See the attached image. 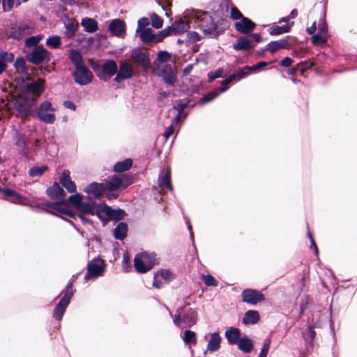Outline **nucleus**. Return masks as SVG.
I'll return each mask as SVG.
<instances>
[{"mask_svg": "<svg viewBox=\"0 0 357 357\" xmlns=\"http://www.w3.org/2000/svg\"><path fill=\"white\" fill-rule=\"evenodd\" d=\"M195 21L201 29L205 36L209 38H216L220 35L224 27L206 12L187 9L183 13V19H180L172 24L174 33L180 34L185 32L188 28V22Z\"/></svg>", "mask_w": 357, "mask_h": 357, "instance_id": "1", "label": "nucleus"}, {"mask_svg": "<svg viewBox=\"0 0 357 357\" xmlns=\"http://www.w3.org/2000/svg\"><path fill=\"white\" fill-rule=\"evenodd\" d=\"M68 202L78 212V217L84 224L91 222L89 219L84 217L85 215H96L100 220L106 218L101 216L100 208L102 204H97L89 196L85 197L79 193H75L68 197Z\"/></svg>", "mask_w": 357, "mask_h": 357, "instance_id": "2", "label": "nucleus"}, {"mask_svg": "<svg viewBox=\"0 0 357 357\" xmlns=\"http://www.w3.org/2000/svg\"><path fill=\"white\" fill-rule=\"evenodd\" d=\"M173 321L179 328L191 327L197 322V313L192 307L185 306L176 310Z\"/></svg>", "mask_w": 357, "mask_h": 357, "instance_id": "3", "label": "nucleus"}, {"mask_svg": "<svg viewBox=\"0 0 357 357\" xmlns=\"http://www.w3.org/2000/svg\"><path fill=\"white\" fill-rule=\"evenodd\" d=\"M158 264L155 254L142 252L137 254L134 259V266L137 273H145Z\"/></svg>", "mask_w": 357, "mask_h": 357, "instance_id": "4", "label": "nucleus"}, {"mask_svg": "<svg viewBox=\"0 0 357 357\" xmlns=\"http://www.w3.org/2000/svg\"><path fill=\"white\" fill-rule=\"evenodd\" d=\"M61 295L62 296L61 300L55 307L53 312V317L55 319L58 321H61L64 312L68 306L70 301L73 296V283L69 282L65 289L63 290Z\"/></svg>", "mask_w": 357, "mask_h": 357, "instance_id": "5", "label": "nucleus"}, {"mask_svg": "<svg viewBox=\"0 0 357 357\" xmlns=\"http://www.w3.org/2000/svg\"><path fill=\"white\" fill-rule=\"evenodd\" d=\"M44 82L42 79L28 84L25 87L24 94L23 95L26 100V106L22 110L27 112L28 109L26 107H30L29 102L35 100L44 91Z\"/></svg>", "mask_w": 357, "mask_h": 357, "instance_id": "6", "label": "nucleus"}, {"mask_svg": "<svg viewBox=\"0 0 357 357\" xmlns=\"http://www.w3.org/2000/svg\"><path fill=\"white\" fill-rule=\"evenodd\" d=\"M56 109L49 101L43 102L36 109L38 118L43 122L52 124L56 121Z\"/></svg>", "mask_w": 357, "mask_h": 357, "instance_id": "7", "label": "nucleus"}, {"mask_svg": "<svg viewBox=\"0 0 357 357\" xmlns=\"http://www.w3.org/2000/svg\"><path fill=\"white\" fill-rule=\"evenodd\" d=\"M105 270V261L99 257L90 261L87 265V273L84 277L86 282L91 278L101 276Z\"/></svg>", "mask_w": 357, "mask_h": 357, "instance_id": "8", "label": "nucleus"}, {"mask_svg": "<svg viewBox=\"0 0 357 357\" xmlns=\"http://www.w3.org/2000/svg\"><path fill=\"white\" fill-rule=\"evenodd\" d=\"M130 61L135 63L137 66H140L144 69L149 68L151 60L146 50L142 48H135L130 52Z\"/></svg>", "mask_w": 357, "mask_h": 357, "instance_id": "9", "label": "nucleus"}, {"mask_svg": "<svg viewBox=\"0 0 357 357\" xmlns=\"http://www.w3.org/2000/svg\"><path fill=\"white\" fill-rule=\"evenodd\" d=\"M73 77L75 82L84 86L91 82L93 75L87 67L82 66L76 68L75 71L73 73Z\"/></svg>", "mask_w": 357, "mask_h": 357, "instance_id": "10", "label": "nucleus"}, {"mask_svg": "<svg viewBox=\"0 0 357 357\" xmlns=\"http://www.w3.org/2000/svg\"><path fill=\"white\" fill-rule=\"evenodd\" d=\"M135 74L134 68L132 65L126 61H120L119 70L115 77L116 82H121L124 79H130Z\"/></svg>", "mask_w": 357, "mask_h": 357, "instance_id": "11", "label": "nucleus"}, {"mask_svg": "<svg viewBox=\"0 0 357 357\" xmlns=\"http://www.w3.org/2000/svg\"><path fill=\"white\" fill-rule=\"evenodd\" d=\"M27 58L32 63L39 64L48 59L49 53L43 46H36L32 52L27 55Z\"/></svg>", "mask_w": 357, "mask_h": 357, "instance_id": "12", "label": "nucleus"}, {"mask_svg": "<svg viewBox=\"0 0 357 357\" xmlns=\"http://www.w3.org/2000/svg\"><path fill=\"white\" fill-rule=\"evenodd\" d=\"M243 301L250 304L255 305L259 302L264 300V295L259 291L254 289H245L242 293Z\"/></svg>", "mask_w": 357, "mask_h": 357, "instance_id": "13", "label": "nucleus"}, {"mask_svg": "<svg viewBox=\"0 0 357 357\" xmlns=\"http://www.w3.org/2000/svg\"><path fill=\"white\" fill-rule=\"evenodd\" d=\"M35 29V24L31 21L21 22L17 26V30L13 33V36L16 39H21L25 36L32 33Z\"/></svg>", "mask_w": 357, "mask_h": 357, "instance_id": "14", "label": "nucleus"}, {"mask_svg": "<svg viewBox=\"0 0 357 357\" xmlns=\"http://www.w3.org/2000/svg\"><path fill=\"white\" fill-rule=\"evenodd\" d=\"M130 183L126 182V176L119 177L117 176H113L107 183H105V190L109 191H114L123 186L124 188L128 187Z\"/></svg>", "mask_w": 357, "mask_h": 357, "instance_id": "15", "label": "nucleus"}, {"mask_svg": "<svg viewBox=\"0 0 357 357\" xmlns=\"http://www.w3.org/2000/svg\"><path fill=\"white\" fill-rule=\"evenodd\" d=\"M109 31L113 36L122 37L126 33V24L120 19L112 20L109 24Z\"/></svg>", "mask_w": 357, "mask_h": 357, "instance_id": "16", "label": "nucleus"}, {"mask_svg": "<svg viewBox=\"0 0 357 357\" xmlns=\"http://www.w3.org/2000/svg\"><path fill=\"white\" fill-rule=\"evenodd\" d=\"M159 76L162 77L165 82L170 85H173L176 81V77L170 65H164L159 70Z\"/></svg>", "mask_w": 357, "mask_h": 357, "instance_id": "17", "label": "nucleus"}, {"mask_svg": "<svg viewBox=\"0 0 357 357\" xmlns=\"http://www.w3.org/2000/svg\"><path fill=\"white\" fill-rule=\"evenodd\" d=\"M70 174L69 170H64L60 177V183L68 192L74 193L77 192V187L75 182L72 181Z\"/></svg>", "mask_w": 357, "mask_h": 357, "instance_id": "18", "label": "nucleus"}, {"mask_svg": "<svg viewBox=\"0 0 357 357\" xmlns=\"http://www.w3.org/2000/svg\"><path fill=\"white\" fill-rule=\"evenodd\" d=\"M46 205L58 213L75 218V213L71 211L67 203L65 202L55 203L50 202L47 203Z\"/></svg>", "mask_w": 357, "mask_h": 357, "instance_id": "19", "label": "nucleus"}, {"mask_svg": "<svg viewBox=\"0 0 357 357\" xmlns=\"http://www.w3.org/2000/svg\"><path fill=\"white\" fill-rule=\"evenodd\" d=\"M105 191L103 183H92L85 188L84 192L89 196L100 199Z\"/></svg>", "mask_w": 357, "mask_h": 357, "instance_id": "20", "label": "nucleus"}, {"mask_svg": "<svg viewBox=\"0 0 357 357\" xmlns=\"http://www.w3.org/2000/svg\"><path fill=\"white\" fill-rule=\"evenodd\" d=\"M255 27V24L247 17H243L235 23L236 29L244 34L250 33Z\"/></svg>", "mask_w": 357, "mask_h": 357, "instance_id": "21", "label": "nucleus"}, {"mask_svg": "<svg viewBox=\"0 0 357 357\" xmlns=\"http://www.w3.org/2000/svg\"><path fill=\"white\" fill-rule=\"evenodd\" d=\"M101 209V216L103 217V215L106 216L107 218H113L116 220H120L122 218L123 215L124 213L122 210H113L111 207L102 204Z\"/></svg>", "mask_w": 357, "mask_h": 357, "instance_id": "22", "label": "nucleus"}, {"mask_svg": "<svg viewBox=\"0 0 357 357\" xmlns=\"http://www.w3.org/2000/svg\"><path fill=\"white\" fill-rule=\"evenodd\" d=\"M225 337L230 344H236L241 339V331L234 327L229 328L225 332Z\"/></svg>", "mask_w": 357, "mask_h": 357, "instance_id": "23", "label": "nucleus"}, {"mask_svg": "<svg viewBox=\"0 0 357 357\" xmlns=\"http://www.w3.org/2000/svg\"><path fill=\"white\" fill-rule=\"evenodd\" d=\"M186 105H187V104H185V103L178 105L177 109H178V113L177 116H176V118L174 119L172 125L166 129V130L164 133V137L166 140H167L169 138V137L174 133V124L178 123V121H180V119L182 116L183 110L185 109Z\"/></svg>", "mask_w": 357, "mask_h": 357, "instance_id": "24", "label": "nucleus"}, {"mask_svg": "<svg viewBox=\"0 0 357 357\" xmlns=\"http://www.w3.org/2000/svg\"><path fill=\"white\" fill-rule=\"evenodd\" d=\"M158 185L162 190L167 188L170 191L173 190V187L171 183V173L169 168L167 169L165 173L160 174L158 178Z\"/></svg>", "mask_w": 357, "mask_h": 357, "instance_id": "25", "label": "nucleus"}, {"mask_svg": "<svg viewBox=\"0 0 357 357\" xmlns=\"http://www.w3.org/2000/svg\"><path fill=\"white\" fill-rule=\"evenodd\" d=\"M47 194L52 199H63L66 196L64 190L57 183L47 190Z\"/></svg>", "mask_w": 357, "mask_h": 357, "instance_id": "26", "label": "nucleus"}, {"mask_svg": "<svg viewBox=\"0 0 357 357\" xmlns=\"http://www.w3.org/2000/svg\"><path fill=\"white\" fill-rule=\"evenodd\" d=\"M102 70L104 75L112 77L117 73L118 67L113 60H107L102 65Z\"/></svg>", "mask_w": 357, "mask_h": 357, "instance_id": "27", "label": "nucleus"}, {"mask_svg": "<svg viewBox=\"0 0 357 357\" xmlns=\"http://www.w3.org/2000/svg\"><path fill=\"white\" fill-rule=\"evenodd\" d=\"M229 89V87H221L220 89H217L213 91H211L206 94H205L201 99L199 102L202 105H204L207 102H209L214 100L216 97H218L220 93L227 91Z\"/></svg>", "mask_w": 357, "mask_h": 357, "instance_id": "28", "label": "nucleus"}, {"mask_svg": "<svg viewBox=\"0 0 357 357\" xmlns=\"http://www.w3.org/2000/svg\"><path fill=\"white\" fill-rule=\"evenodd\" d=\"M254 45L252 44L251 40H250L246 37H240L236 40V43L233 45V48L235 50H249L253 48Z\"/></svg>", "mask_w": 357, "mask_h": 357, "instance_id": "29", "label": "nucleus"}, {"mask_svg": "<svg viewBox=\"0 0 357 357\" xmlns=\"http://www.w3.org/2000/svg\"><path fill=\"white\" fill-rule=\"evenodd\" d=\"M221 337L217 333H213L211 335V339L207 344V351L211 352L217 351L220 347Z\"/></svg>", "mask_w": 357, "mask_h": 357, "instance_id": "30", "label": "nucleus"}, {"mask_svg": "<svg viewBox=\"0 0 357 357\" xmlns=\"http://www.w3.org/2000/svg\"><path fill=\"white\" fill-rule=\"evenodd\" d=\"M259 319V314L256 310H248L245 312L243 318V323L245 325L255 324L257 323Z\"/></svg>", "mask_w": 357, "mask_h": 357, "instance_id": "31", "label": "nucleus"}, {"mask_svg": "<svg viewBox=\"0 0 357 357\" xmlns=\"http://www.w3.org/2000/svg\"><path fill=\"white\" fill-rule=\"evenodd\" d=\"M237 344L238 349L245 353H250L253 349V342L247 336L241 337Z\"/></svg>", "mask_w": 357, "mask_h": 357, "instance_id": "32", "label": "nucleus"}, {"mask_svg": "<svg viewBox=\"0 0 357 357\" xmlns=\"http://www.w3.org/2000/svg\"><path fill=\"white\" fill-rule=\"evenodd\" d=\"M82 26L84 31L89 33H93L98 30V23L91 18H84L82 20Z\"/></svg>", "mask_w": 357, "mask_h": 357, "instance_id": "33", "label": "nucleus"}, {"mask_svg": "<svg viewBox=\"0 0 357 357\" xmlns=\"http://www.w3.org/2000/svg\"><path fill=\"white\" fill-rule=\"evenodd\" d=\"M287 47V42L284 40L273 41L268 44L266 50L271 54L275 53L280 49H285Z\"/></svg>", "mask_w": 357, "mask_h": 357, "instance_id": "34", "label": "nucleus"}, {"mask_svg": "<svg viewBox=\"0 0 357 357\" xmlns=\"http://www.w3.org/2000/svg\"><path fill=\"white\" fill-rule=\"evenodd\" d=\"M293 22L285 24L284 26L273 25L271 27L269 33L272 36L280 35L288 33L290 31Z\"/></svg>", "mask_w": 357, "mask_h": 357, "instance_id": "35", "label": "nucleus"}, {"mask_svg": "<svg viewBox=\"0 0 357 357\" xmlns=\"http://www.w3.org/2000/svg\"><path fill=\"white\" fill-rule=\"evenodd\" d=\"M139 34L140 40L144 43H154V34L152 32V29L151 28L144 29L139 32H136Z\"/></svg>", "mask_w": 357, "mask_h": 357, "instance_id": "36", "label": "nucleus"}, {"mask_svg": "<svg viewBox=\"0 0 357 357\" xmlns=\"http://www.w3.org/2000/svg\"><path fill=\"white\" fill-rule=\"evenodd\" d=\"M182 339L185 344L189 345L190 348L191 344L195 345L197 342L196 333L190 330L184 331Z\"/></svg>", "mask_w": 357, "mask_h": 357, "instance_id": "37", "label": "nucleus"}, {"mask_svg": "<svg viewBox=\"0 0 357 357\" xmlns=\"http://www.w3.org/2000/svg\"><path fill=\"white\" fill-rule=\"evenodd\" d=\"M66 34L68 37L73 36L77 30V24L72 19H68L65 22Z\"/></svg>", "mask_w": 357, "mask_h": 357, "instance_id": "38", "label": "nucleus"}, {"mask_svg": "<svg viewBox=\"0 0 357 357\" xmlns=\"http://www.w3.org/2000/svg\"><path fill=\"white\" fill-rule=\"evenodd\" d=\"M132 165V161L130 159H126L123 161L116 162L114 166V170L116 172H122L128 170Z\"/></svg>", "mask_w": 357, "mask_h": 357, "instance_id": "39", "label": "nucleus"}, {"mask_svg": "<svg viewBox=\"0 0 357 357\" xmlns=\"http://www.w3.org/2000/svg\"><path fill=\"white\" fill-rule=\"evenodd\" d=\"M128 227L126 223L121 222L116 227L114 235L116 238L122 240L123 239L127 234Z\"/></svg>", "mask_w": 357, "mask_h": 357, "instance_id": "40", "label": "nucleus"}, {"mask_svg": "<svg viewBox=\"0 0 357 357\" xmlns=\"http://www.w3.org/2000/svg\"><path fill=\"white\" fill-rule=\"evenodd\" d=\"M69 58L75 64L76 68L82 66L83 59L81 54L77 50H71L69 53Z\"/></svg>", "mask_w": 357, "mask_h": 357, "instance_id": "41", "label": "nucleus"}, {"mask_svg": "<svg viewBox=\"0 0 357 357\" xmlns=\"http://www.w3.org/2000/svg\"><path fill=\"white\" fill-rule=\"evenodd\" d=\"M9 201L12 203L21 205H28L29 204V201L28 200L27 198L22 197L16 191L15 192L13 195L9 199Z\"/></svg>", "mask_w": 357, "mask_h": 357, "instance_id": "42", "label": "nucleus"}, {"mask_svg": "<svg viewBox=\"0 0 357 357\" xmlns=\"http://www.w3.org/2000/svg\"><path fill=\"white\" fill-rule=\"evenodd\" d=\"M155 274L163 279L166 282H169L174 278L173 273L168 269H162Z\"/></svg>", "mask_w": 357, "mask_h": 357, "instance_id": "43", "label": "nucleus"}, {"mask_svg": "<svg viewBox=\"0 0 357 357\" xmlns=\"http://www.w3.org/2000/svg\"><path fill=\"white\" fill-rule=\"evenodd\" d=\"M46 45L49 47L56 49L61 45V38L59 36H53L46 40Z\"/></svg>", "mask_w": 357, "mask_h": 357, "instance_id": "44", "label": "nucleus"}, {"mask_svg": "<svg viewBox=\"0 0 357 357\" xmlns=\"http://www.w3.org/2000/svg\"><path fill=\"white\" fill-rule=\"evenodd\" d=\"M171 59V54L167 51H160L158 53L157 59L155 61V64L158 65L160 63H165L169 61Z\"/></svg>", "mask_w": 357, "mask_h": 357, "instance_id": "45", "label": "nucleus"}, {"mask_svg": "<svg viewBox=\"0 0 357 357\" xmlns=\"http://www.w3.org/2000/svg\"><path fill=\"white\" fill-rule=\"evenodd\" d=\"M150 19L151 21V25L155 29H160L163 25L162 19L155 13H151L150 15Z\"/></svg>", "mask_w": 357, "mask_h": 357, "instance_id": "46", "label": "nucleus"}, {"mask_svg": "<svg viewBox=\"0 0 357 357\" xmlns=\"http://www.w3.org/2000/svg\"><path fill=\"white\" fill-rule=\"evenodd\" d=\"M43 38V36L42 34L31 36L28 38L25 41V45L26 47H33L37 46L38 43Z\"/></svg>", "mask_w": 357, "mask_h": 357, "instance_id": "47", "label": "nucleus"}, {"mask_svg": "<svg viewBox=\"0 0 357 357\" xmlns=\"http://www.w3.org/2000/svg\"><path fill=\"white\" fill-rule=\"evenodd\" d=\"M47 169L46 166L43 167H34L30 169L29 175L32 177H36L41 176Z\"/></svg>", "mask_w": 357, "mask_h": 357, "instance_id": "48", "label": "nucleus"}, {"mask_svg": "<svg viewBox=\"0 0 357 357\" xmlns=\"http://www.w3.org/2000/svg\"><path fill=\"white\" fill-rule=\"evenodd\" d=\"M224 73H225V71H224L223 68H219V69L216 70L215 71H211V72L208 73V77L209 82H211L217 78L224 77Z\"/></svg>", "mask_w": 357, "mask_h": 357, "instance_id": "49", "label": "nucleus"}, {"mask_svg": "<svg viewBox=\"0 0 357 357\" xmlns=\"http://www.w3.org/2000/svg\"><path fill=\"white\" fill-rule=\"evenodd\" d=\"M202 279L204 281V284L208 287H217L218 282L215 280L214 277L211 275H202Z\"/></svg>", "mask_w": 357, "mask_h": 357, "instance_id": "50", "label": "nucleus"}, {"mask_svg": "<svg viewBox=\"0 0 357 357\" xmlns=\"http://www.w3.org/2000/svg\"><path fill=\"white\" fill-rule=\"evenodd\" d=\"M326 40L327 36L319 33H317L312 37V42L314 45L324 44L326 43Z\"/></svg>", "mask_w": 357, "mask_h": 357, "instance_id": "51", "label": "nucleus"}, {"mask_svg": "<svg viewBox=\"0 0 357 357\" xmlns=\"http://www.w3.org/2000/svg\"><path fill=\"white\" fill-rule=\"evenodd\" d=\"M150 24V20L147 17L140 18L137 22V28L136 32H139L144 29H148L147 26Z\"/></svg>", "mask_w": 357, "mask_h": 357, "instance_id": "52", "label": "nucleus"}, {"mask_svg": "<svg viewBox=\"0 0 357 357\" xmlns=\"http://www.w3.org/2000/svg\"><path fill=\"white\" fill-rule=\"evenodd\" d=\"M26 61L24 59L20 57L17 58L15 62V67L18 71L24 72L26 70Z\"/></svg>", "mask_w": 357, "mask_h": 357, "instance_id": "53", "label": "nucleus"}, {"mask_svg": "<svg viewBox=\"0 0 357 357\" xmlns=\"http://www.w3.org/2000/svg\"><path fill=\"white\" fill-rule=\"evenodd\" d=\"M271 344V340L266 339L264 343L263 347L261 349L259 357H266Z\"/></svg>", "mask_w": 357, "mask_h": 357, "instance_id": "54", "label": "nucleus"}, {"mask_svg": "<svg viewBox=\"0 0 357 357\" xmlns=\"http://www.w3.org/2000/svg\"><path fill=\"white\" fill-rule=\"evenodd\" d=\"M318 33L324 34L327 36L328 27L325 18H322L319 24Z\"/></svg>", "mask_w": 357, "mask_h": 357, "instance_id": "55", "label": "nucleus"}, {"mask_svg": "<svg viewBox=\"0 0 357 357\" xmlns=\"http://www.w3.org/2000/svg\"><path fill=\"white\" fill-rule=\"evenodd\" d=\"M248 70H247V69H245V68L239 70L236 73H233L231 76H234V80L238 81L243 78L244 77H245L246 75H248Z\"/></svg>", "mask_w": 357, "mask_h": 357, "instance_id": "56", "label": "nucleus"}, {"mask_svg": "<svg viewBox=\"0 0 357 357\" xmlns=\"http://www.w3.org/2000/svg\"><path fill=\"white\" fill-rule=\"evenodd\" d=\"M1 60L6 63V62H13L14 60V55L13 53H9L7 52H3L0 54Z\"/></svg>", "mask_w": 357, "mask_h": 357, "instance_id": "57", "label": "nucleus"}, {"mask_svg": "<svg viewBox=\"0 0 357 357\" xmlns=\"http://www.w3.org/2000/svg\"><path fill=\"white\" fill-rule=\"evenodd\" d=\"M267 65H268L267 62L261 61L253 66H245V69H247V70H248V72L257 71V70L261 69V68L266 66Z\"/></svg>", "mask_w": 357, "mask_h": 357, "instance_id": "58", "label": "nucleus"}, {"mask_svg": "<svg viewBox=\"0 0 357 357\" xmlns=\"http://www.w3.org/2000/svg\"><path fill=\"white\" fill-rule=\"evenodd\" d=\"M231 17L234 20H241L243 15L236 7H231Z\"/></svg>", "mask_w": 357, "mask_h": 357, "instance_id": "59", "label": "nucleus"}, {"mask_svg": "<svg viewBox=\"0 0 357 357\" xmlns=\"http://www.w3.org/2000/svg\"><path fill=\"white\" fill-rule=\"evenodd\" d=\"M188 39L190 43H195L200 40V36L195 31H190L187 34Z\"/></svg>", "mask_w": 357, "mask_h": 357, "instance_id": "60", "label": "nucleus"}, {"mask_svg": "<svg viewBox=\"0 0 357 357\" xmlns=\"http://www.w3.org/2000/svg\"><path fill=\"white\" fill-rule=\"evenodd\" d=\"M16 4V0H3V7L4 10L9 11Z\"/></svg>", "mask_w": 357, "mask_h": 357, "instance_id": "61", "label": "nucleus"}, {"mask_svg": "<svg viewBox=\"0 0 357 357\" xmlns=\"http://www.w3.org/2000/svg\"><path fill=\"white\" fill-rule=\"evenodd\" d=\"M130 258L128 253H124L123 258V268L125 272H128L130 268Z\"/></svg>", "mask_w": 357, "mask_h": 357, "instance_id": "62", "label": "nucleus"}, {"mask_svg": "<svg viewBox=\"0 0 357 357\" xmlns=\"http://www.w3.org/2000/svg\"><path fill=\"white\" fill-rule=\"evenodd\" d=\"M160 278H161L155 274L154 279L153 281V286L156 289L162 287L163 284L162 282L160 280Z\"/></svg>", "mask_w": 357, "mask_h": 357, "instance_id": "63", "label": "nucleus"}, {"mask_svg": "<svg viewBox=\"0 0 357 357\" xmlns=\"http://www.w3.org/2000/svg\"><path fill=\"white\" fill-rule=\"evenodd\" d=\"M297 11L296 10H293L289 15H288L287 17H284L283 18H282L280 20V22H287L290 19H294L295 18L296 16H297Z\"/></svg>", "mask_w": 357, "mask_h": 357, "instance_id": "64", "label": "nucleus"}]
</instances>
